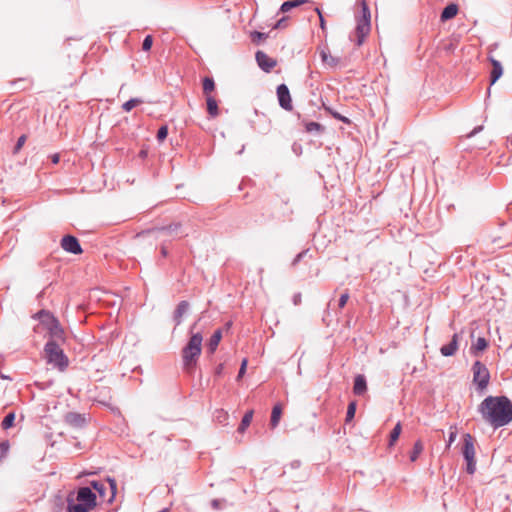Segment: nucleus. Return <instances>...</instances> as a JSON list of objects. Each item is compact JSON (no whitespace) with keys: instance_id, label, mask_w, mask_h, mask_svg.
Masks as SVG:
<instances>
[{"instance_id":"obj_21","label":"nucleus","mask_w":512,"mask_h":512,"mask_svg":"<svg viewBox=\"0 0 512 512\" xmlns=\"http://www.w3.org/2000/svg\"><path fill=\"white\" fill-rule=\"evenodd\" d=\"M320 56L322 61L331 67L336 66L339 62V58L331 56L328 49H322L320 51Z\"/></svg>"},{"instance_id":"obj_57","label":"nucleus","mask_w":512,"mask_h":512,"mask_svg":"<svg viewBox=\"0 0 512 512\" xmlns=\"http://www.w3.org/2000/svg\"><path fill=\"white\" fill-rule=\"evenodd\" d=\"M0 377H1L2 379H10L8 376H6V374H1V375H0Z\"/></svg>"},{"instance_id":"obj_3","label":"nucleus","mask_w":512,"mask_h":512,"mask_svg":"<svg viewBox=\"0 0 512 512\" xmlns=\"http://www.w3.org/2000/svg\"><path fill=\"white\" fill-rule=\"evenodd\" d=\"M202 341L203 337L200 332H192L189 341L182 349L183 367L187 372H191L194 369L201 355Z\"/></svg>"},{"instance_id":"obj_11","label":"nucleus","mask_w":512,"mask_h":512,"mask_svg":"<svg viewBox=\"0 0 512 512\" xmlns=\"http://www.w3.org/2000/svg\"><path fill=\"white\" fill-rule=\"evenodd\" d=\"M462 454L465 460L475 459L474 438L470 434L464 435Z\"/></svg>"},{"instance_id":"obj_15","label":"nucleus","mask_w":512,"mask_h":512,"mask_svg":"<svg viewBox=\"0 0 512 512\" xmlns=\"http://www.w3.org/2000/svg\"><path fill=\"white\" fill-rule=\"evenodd\" d=\"M188 309H189V303L187 301L183 300V301L179 302V304L177 305V307L174 311V315H173V320H174L176 326L181 324L182 317L184 314H186Z\"/></svg>"},{"instance_id":"obj_10","label":"nucleus","mask_w":512,"mask_h":512,"mask_svg":"<svg viewBox=\"0 0 512 512\" xmlns=\"http://www.w3.org/2000/svg\"><path fill=\"white\" fill-rule=\"evenodd\" d=\"M255 57L258 66L265 72H270L277 64L276 60L260 50L256 52Z\"/></svg>"},{"instance_id":"obj_27","label":"nucleus","mask_w":512,"mask_h":512,"mask_svg":"<svg viewBox=\"0 0 512 512\" xmlns=\"http://www.w3.org/2000/svg\"><path fill=\"white\" fill-rule=\"evenodd\" d=\"M215 89V82L213 78L205 77L203 79V93L210 96V93Z\"/></svg>"},{"instance_id":"obj_52","label":"nucleus","mask_w":512,"mask_h":512,"mask_svg":"<svg viewBox=\"0 0 512 512\" xmlns=\"http://www.w3.org/2000/svg\"><path fill=\"white\" fill-rule=\"evenodd\" d=\"M300 465L301 462L299 460H294L288 465V467H290L291 469H298Z\"/></svg>"},{"instance_id":"obj_34","label":"nucleus","mask_w":512,"mask_h":512,"mask_svg":"<svg viewBox=\"0 0 512 512\" xmlns=\"http://www.w3.org/2000/svg\"><path fill=\"white\" fill-rule=\"evenodd\" d=\"M251 41L255 45H261L269 36V34H251Z\"/></svg>"},{"instance_id":"obj_16","label":"nucleus","mask_w":512,"mask_h":512,"mask_svg":"<svg viewBox=\"0 0 512 512\" xmlns=\"http://www.w3.org/2000/svg\"><path fill=\"white\" fill-rule=\"evenodd\" d=\"M492 64V71L490 75V85H493L503 74V68L501 63L494 58H490Z\"/></svg>"},{"instance_id":"obj_58","label":"nucleus","mask_w":512,"mask_h":512,"mask_svg":"<svg viewBox=\"0 0 512 512\" xmlns=\"http://www.w3.org/2000/svg\"><path fill=\"white\" fill-rule=\"evenodd\" d=\"M158 512H168V509H163V510H160Z\"/></svg>"},{"instance_id":"obj_55","label":"nucleus","mask_w":512,"mask_h":512,"mask_svg":"<svg viewBox=\"0 0 512 512\" xmlns=\"http://www.w3.org/2000/svg\"><path fill=\"white\" fill-rule=\"evenodd\" d=\"M455 438H456V432H451L449 435L448 446L455 440Z\"/></svg>"},{"instance_id":"obj_49","label":"nucleus","mask_w":512,"mask_h":512,"mask_svg":"<svg viewBox=\"0 0 512 512\" xmlns=\"http://www.w3.org/2000/svg\"><path fill=\"white\" fill-rule=\"evenodd\" d=\"M9 450V443L7 441H4L0 443V451L2 454H6Z\"/></svg>"},{"instance_id":"obj_51","label":"nucleus","mask_w":512,"mask_h":512,"mask_svg":"<svg viewBox=\"0 0 512 512\" xmlns=\"http://www.w3.org/2000/svg\"><path fill=\"white\" fill-rule=\"evenodd\" d=\"M483 129V126H477L475 127L469 134H468V137H473L474 135H476L478 132H480L481 130Z\"/></svg>"},{"instance_id":"obj_23","label":"nucleus","mask_w":512,"mask_h":512,"mask_svg":"<svg viewBox=\"0 0 512 512\" xmlns=\"http://www.w3.org/2000/svg\"><path fill=\"white\" fill-rule=\"evenodd\" d=\"M214 420L222 425L228 424L229 414L224 409H216L213 414Z\"/></svg>"},{"instance_id":"obj_36","label":"nucleus","mask_w":512,"mask_h":512,"mask_svg":"<svg viewBox=\"0 0 512 512\" xmlns=\"http://www.w3.org/2000/svg\"><path fill=\"white\" fill-rule=\"evenodd\" d=\"M309 251H310L309 249H305V250H303L302 252L298 253V254L296 255V257L293 259V261H292V263H291V266H292V267H296V266H297V264H298L300 261H302V260H303L307 255H308Z\"/></svg>"},{"instance_id":"obj_28","label":"nucleus","mask_w":512,"mask_h":512,"mask_svg":"<svg viewBox=\"0 0 512 512\" xmlns=\"http://www.w3.org/2000/svg\"><path fill=\"white\" fill-rule=\"evenodd\" d=\"M401 430H402L401 423L398 422L394 426V428L392 429V431L390 433L389 446H393L394 443L398 440V438L400 436V433H401Z\"/></svg>"},{"instance_id":"obj_39","label":"nucleus","mask_w":512,"mask_h":512,"mask_svg":"<svg viewBox=\"0 0 512 512\" xmlns=\"http://www.w3.org/2000/svg\"><path fill=\"white\" fill-rule=\"evenodd\" d=\"M26 135H21L17 142H16V145L14 146V149H13V154H17L23 147V145L25 144L26 142Z\"/></svg>"},{"instance_id":"obj_2","label":"nucleus","mask_w":512,"mask_h":512,"mask_svg":"<svg viewBox=\"0 0 512 512\" xmlns=\"http://www.w3.org/2000/svg\"><path fill=\"white\" fill-rule=\"evenodd\" d=\"M77 501L74 503L73 493L67 496V511L68 512H90L97 505L96 494L89 487H81L77 491Z\"/></svg>"},{"instance_id":"obj_46","label":"nucleus","mask_w":512,"mask_h":512,"mask_svg":"<svg viewBox=\"0 0 512 512\" xmlns=\"http://www.w3.org/2000/svg\"><path fill=\"white\" fill-rule=\"evenodd\" d=\"M222 502L223 500H220V499H213L211 501V507L214 509V510H220L222 508Z\"/></svg>"},{"instance_id":"obj_47","label":"nucleus","mask_w":512,"mask_h":512,"mask_svg":"<svg viewBox=\"0 0 512 512\" xmlns=\"http://www.w3.org/2000/svg\"><path fill=\"white\" fill-rule=\"evenodd\" d=\"M316 11H317V13L319 15L320 28L322 30H325L326 29L325 19H324L323 15H322L321 11L319 10V8H316Z\"/></svg>"},{"instance_id":"obj_31","label":"nucleus","mask_w":512,"mask_h":512,"mask_svg":"<svg viewBox=\"0 0 512 512\" xmlns=\"http://www.w3.org/2000/svg\"><path fill=\"white\" fill-rule=\"evenodd\" d=\"M305 129L307 132H322L324 130L323 126L318 122H308L305 124Z\"/></svg>"},{"instance_id":"obj_12","label":"nucleus","mask_w":512,"mask_h":512,"mask_svg":"<svg viewBox=\"0 0 512 512\" xmlns=\"http://www.w3.org/2000/svg\"><path fill=\"white\" fill-rule=\"evenodd\" d=\"M65 422L72 427L80 428L83 427L86 423V419L84 415L77 412H68L65 415Z\"/></svg>"},{"instance_id":"obj_45","label":"nucleus","mask_w":512,"mask_h":512,"mask_svg":"<svg viewBox=\"0 0 512 512\" xmlns=\"http://www.w3.org/2000/svg\"><path fill=\"white\" fill-rule=\"evenodd\" d=\"M284 22H286L285 17H282L281 19L276 20L275 22L272 23V29L284 28V25H283Z\"/></svg>"},{"instance_id":"obj_43","label":"nucleus","mask_w":512,"mask_h":512,"mask_svg":"<svg viewBox=\"0 0 512 512\" xmlns=\"http://www.w3.org/2000/svg\"><path fill=\"white\" fill-rule=\"evenodd\" d=\"M107 481H108L110 489H111V499H110V501H111L116 495L117 484H116L115 479H113V478H108Z\"/></svg>"},{"instance_id":"obj_22","label":"nucleus","mask_w":512,"mask_h":512,"mask_svg":"<svg viewBox=\"0 0 512 512\" xmlns=\"http://www.w3.org/2000/svg\"><path fill=\"white\" fill-rule=\"evenodd\" d=\"M282 414V409L279 404L275 405L272 409L270 425L272 428H276L279 424L280 418Z\"/></svg>"},{"instance_id":"obj_8","label":"nucleus","mask_w":512,"mask_h":512,"mask_svg":"<svg viewBox=\"0 0 512 512\" xmlns=\"http://www.w3.org/2000/svg\"><path fill=\"white\" fill-rule=\"evenodd\" d=\"M277 97L279 105L286 111L292 110V100L288 87L285 84H280L277 87Z\"/></svg>"},{"instance_id":"obj_38","label":"nucleus","mask_w":512,"mask_h":512,"mask_svg":"<svg viewBox=\"0 0 512 512\" xmlns=\"http://www.w3.org/2000/svg\"><path fill=\"white\" fill-rule=\"evenodd\" d=\"M355 412H356V403L355 402L349 403V405L347 407L346 420L350 421L351 419H353Z\"/></svg>"},{"instance_id":"obj_17","label":"nucleus","mask_w":512,"mask_h":512,"mask_svg":"<svg viewBox=\"0 0 512 512\" xmlns=\"http://www.w3.org/2000/svg\"><path fill=\"white\" fill-rule=\"evenodd\" d=\"M458 13V5L455 3L448 4L441 12V21H447L455 17Z\"/></svg>"},{"instance_id":"obj_41","label":"nucleus","mask_w":512,"mask_h":512,"mask_svg":"<svg viewBox=\"0 0 512 512\" xmlns=\"http://www.w3.org/2000/svg\"><path fill=\"white\" fill-rule=\"evenodd\" d=\"M465 461L467 463V467H466L467 473L474 474L475 471H476V461H475V459L465 460Z\"/></svg>"},{"instance_id":"obj_7","label":"nucleus","mask_w":512,"mask_h":512,"mask_svg":"<svg viewBox=\"0 0 512 512\" xmlns=\"http://www.w3.org/2000/svg\"><path fill=\"white\" fill-rule=\"evenodd\" d=\"M371 28V13L367 3L361 2L360 15L356 19L354 32H369Z\"/></svg>"},{"instance_id":"obj_5","label":"nucleus","mask_w":512,"mask_h":512,"mask_svg":"<svg viewBox=\"0 0 512 512\" xmlns=\"http://www.w3.org/2000/svg\"><path fill=\"white\" fill-rule=\"evenodd\" d=\"M36 316L47 325L50 339L49 340H64V330L61 328L59 321L48 311L41 310Z\"/></svg>"},{"instance_id":"obj_40","label":"nucleus","mask_w":512,"mask_h":512,"mask_svg":"<svg viewBox=\"0 0 512 512\" xmlns=\"http://www.w3.org/2000/svg\"><path fill=\"white\" fill-rule=\"evenodd\" d=\"M180 228V224H172L167 227H162L160 230L163 232H166L168 234H177L178 230Z\"/></svg>"},{"instance_id":"obj_54","label":"nucleus","mask_w":512,"mask_h":512,"mask_svg":"<svg viewBox=\"0 0 512 512\" xmlns=\"http://www.w3.org/2000/svg\"><path fill=\"white\" fill-rule=\"evenodd\" d=\"M51 160L53 164H57L60 160V156L58 154H54L52 155Z\"/></svg>"},{"instance_id":"obj_19","label":"nucleus","mask_w":512,"mask_h":512,"mask_svg":"<svg viewBox=\"0 0 512 512\" xmlns=\"http://www.w3.org/2000/svg\"><path fill=\"white\" fill-rule=\"evenodd\" d=\"M308 0H288L282 3L280 6L279 12L286 13L290 11L292 8L299 7L300 5L307 3Z\"/></svg>"},{"instance_id":"obj_14","label":"nucleus","mask_w":512,"mask_h":512,"mask_svg":"<svg viewBox=\"0 0 512 512\" xmlns=\"http://www.w3.org/2000/svg\"><path fill=\"white\" fill-rule=\"evenodd\" d=\"M367 391V382L364 375L359 374L354 379L353 393L357 396L363 395Z\"/></svg>"},{"instance_id":"obj_37","label":"nucleus","mask_w":512,"mask_h":512,"mask_svg":"<svg viewBox=\"0 0 512 512\" xmlns=\"http://www.w3.org/2000/svg\"><path fill=\"white\" fill-rule=\"evenodd\" d=\"M326 110L337 120L342 121L343 123L350 124L349 118L341 115L340 113L333 111L331 108H326Z\"/></svg>"},{"instance_id":"obj_18","label":"nucleus","mask_w":512,"mask_h":512,"mask_svg":"<svg viewBox=\"0 0 512 512\" xmlns=\"http://www.w3.org/2000/svg\"><path fill=\"white\" fill-rule=\"evenodd\" d=\"M222 339V331L220 329H217L212 334L211 338L208 342V350L210 353H214Z\"/></svg>"},{"instance_id":"obj_32","label":"nucleus","mask_w":512,"mask_h":512,"mask_svg":"<svg viewBox=\"0 0 512 512\" xmlns=\"http://www.w3.org/2000/svg\"><path fill=\"white\" fill-rule=\"evenodd\" d=\"M367 35L368 34H354V36L350 35L349 40L351 42H355L356 46H361L365 42Z\"/></svg>"},{"instance_id":"obj_42","label":"nucleus","mask_w":512,"mask_h":512,"mask_svg":"<svg viewBox=\"0 0 512 512\" xmlns=\"http://www.w3.org/2000/svg\"><path fill=\"white\" fill-rule=\"evenodd\" d=\"M349 300V293L346 291L345 293H343L340 298H339V301H338V307L339 309H342L345 307V305L347 304V301Z\"/></svg>"},{"instance_id":"obj_35","label":"nucleus","mask_w":512,"mask_h":512,"mask_svg":"<svg viewBox=\"0 0 512 512\" xmlns=\"http://www.w3.org/2000/svg\"><path fill=\"white\" fill-rule=\"evenodd\" d=\"M167 135H168V127L166 125H163L158 129L156 138L159 142H162L166 139Z\"/></svg>"},{"instance_id":"obj_6","label":"nucleus","mask_w":512,"mask_h":512,"mask_svg":"<svg viewBox=\"0 0 512 512\" xmlns=\"http://www.w3.org/2000/svg\"><path fill=\"white\" fill-rule=\"evenodd\" d=\"M473 382L477 385V389L483 391L487 388L490 381V373L488 368L480 361H476L472 366Z\"/></svg>"},{"instance_id":"obj_53","label":"nucleus","mask_w":512,"mask_h":512,"mask_svg":"<svg viewBox=\"0 0 512 512\" xmlns=\"http://www.w3.org/2000/svg\"><path fill=\"white\" fill-rule=\"evenodd\" d=\"M293 303L299 305L301 303V294L297 293L293 296Z\"/></svg>"},{"instance_id":"obj_4","label":"nucleus","mask_w":512,"mask_h":512,"mask_svg":"<svg viewBox=\"0 0 512 512\" xmlns=\"http://www.w3.org/2000/svg\"><path fill=\"white\" fill-rule=\"evenodd\" d=\"M45 360L59 372H64L69 366V359L63 349L54 340H48L44 346Z\"/></svg>"},{"instance_id":"obj_20","label":"nucleus","mask_w":512,"mask_h":512,"mask_svg":"<svg viewBox=\"0 0 512 512\" xmlns=\"http://www.w3.org/2000/svg\"><path fill=\"white\" fill-rule=\"evenodd\" d=\"M206 103L208 114L213 118L217 117L219 114V109L216 99L212 96H207Z\"/></svg>"},{"instance_id":"obj_44","label":"nucleus","mask_w":512,"mask_h":512,"mask_svg":"<svg viewBox=\"0 0 512 512\" xmlns=\"http://www.w3.org/2000/svg\"><path fill=\"white\" fill-rule=\"evenodd\" d=\"M152 43H153V40H152V37L150 34H148L146 36V38L144 39L143 43H142V49L144 51H148L150 50L151 46H152Z\"/></svg>"},{"instance_id":"obj_29","label":"nucleus","mask_w":512,"mask_h":512,"mask_svg":"<svg viewBox=\"0 0 512 512\" xmlns=\"http://www.w3.org/2000/svg\"><path fill=\"white\" fill-rule=\"evenodd\" d=\"M143 101L139 98H132L128 101H126L123 105H122V109L126 112H129L131 111L134 107H136L137 105L141 104Z\"/></svg>"},{"instance_id":"obj_56","label":"nucleus","mask_w":512,"mask_h":512,"mask_svg":"<svg viewBox=\"0 0 512 512\" xmlns=\"http://www.w3.org/2000/svg\"><path fill=\"white\" fill-rule=\"evenodd\" d=\"M161 254L162 256L166 257L168 254L167 248L165 246L161 247Z\"/></svg>"},{"instance_id":"obj_50","label":"nucleus","mask_w":512,"mask_h":512,"mask_svg":"<svg viewBox=\"0 0 512 512\" xmlns=\"http://www.w3.org/2000/svg\"><path fill=\"white\" fill-rule=\"evenodd\" d=\"M223 369H224V365L223 364L217 365L216 368H215V371H214L215 376L220 377L222 375V373H223Z\"/></svg>"},{"instance_id":"obj_9","label":"nucleus","mask_w":512,"mask_h":512,"mask_svg":"<svg viewBox=\"0 0 512 512\" xmlns=\"http://www.w3.org/2000/svg\"><path fill=\"white\" fill-rule=\"evenodd\" d=\"M61 247L66 252L78 255L82 253L81 245L78 239L72 235H65L61 239Z\"/></svg>"},{"instance_id":"obj_25","label":"nucleus","mask_w":512,"mask_h":512,"mask_svg":"<svg viewBox=\"0 0 512 512\" xmlns=\"http://www.w3.org/2000/svg\"><path fill=\"white\" fill-rule=\"evenodd\" d=\"M488 346V342L484 337H479L475 344L471 347V352L477 355L478 352L485 350Z\"/></svg>"},{"instance_id":"obj_33","label":"nucleus","mask_w":512,"mask_h":512,"mask_svg":"<svg viewBox=\"0 0 512 512\" xmlns=\"http://www.w3.org/2000/svg\"><path fill=\"white\" fill-rule=\"evenodd\" d=\"M90 484L99 493V495L101 497L104 496L105 491H106V487H105L104 483H102L100 481H91Z\"/></svg>"},{"instance_id":"obj_13","label":"nucleus","mask_w":512,"mask_h":512,"mask_svg":"<svg viewBox=\"0 0 512 512\" xmlns=\"http://www.w3.org/2000/svg\"><path fill=\"white\" fill-rule=\"evenodd\" d=\"M458 343H459V335L457 333H455L452 336L451 341L448 344L443 345L441 347V349H440L441 354L445 357L453 356L458 350Z\"/></svg>"},{"instance_id":"obj_1","label":"nucleus","mask_w":512,"mask_h":512,"mask_svg":"<svg viewBox=\"0 0 512 512\" xmlns=\"http://www.w3.org/2000/svg\"><path fill=\"white\" fill-rule=\"evenodd\" d=\"M482 419L494 429L512 421V402L506 396H488L478 406Z\"/></svg>"},{"instance_id":"obj_48","label":"nucleus","mask_w":512,"mask_h":512,"mask_svg":"<svg viewBox=\"0 0 512 512\" xmlns=\"http://www.w3.org/2000/svg\"><path fill=\"white\" fill-rule=\"evenodd\" d=\"M246 366H247V360L244 359L241 363L237 378H241L244 375V373L246 371Z\"/></svg>"},{"instance_id":"obj_30","label":"nucleus","mask_w":512,"mask_h":512,"mask_svg":"<svg viewBox=\"0 0 512 512\" xmlns=\"http://www.w3.org/2000/svg\"><path fill=\"white\" fill-rule=\"evenodd\" d=\"M14 420H15V413L14 412L8 413L2 421V424H1L2 428L5 430L11 428L14 424Z\"/></svg>"},{"instance_id":"obj_24","label":"nucleus","mask_w":512,"mask_h":512,"mask_svg":"<svg viewBox=\"0 0 512 512\" xmlns=\"http://www.w3.org/2000/svg\"><path fill=\"white\" fill-rule=\"evenodd\" d=\"M252 418H253V410H249V411H247L244 414V416H243V418L241 420V423H240V425L238 427V431L240 433H244L245 432V430L249 427V425H250V423L252 421Z\"/></svg>"},{"instance_id":"obj_26","label":"nucleus","mask_w":512,"mask_h":512,"mask_svg":"<svg viewBox=\"0 0 512 512\" xmlns=\"http://www.w3.org/2000/svg\"><path fill=\"white\" fill-rule=\"evenodd\" d=\"M423 449H424V446H423V443L421 442V440H417L414 445H413V449L410 453V460L412 462H415L419 455L423 452Z\"/></svg>"}]
</instances>
